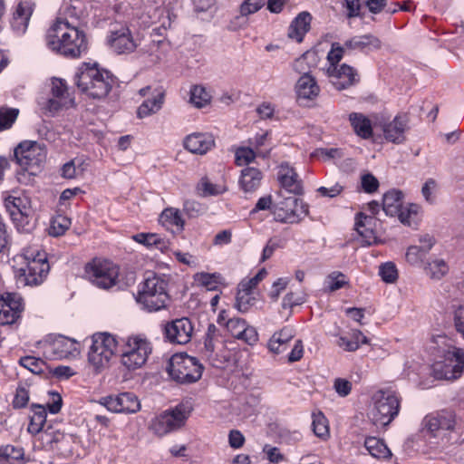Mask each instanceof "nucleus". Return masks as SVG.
Wrapping results in <instances>:
<instances>
[{
	"mask_svg": "<svg viewBox=\"0 0 464 464\" xmlns=\"http://www.w3.org/2000/svg\"><path fill=\"white\" fill-rule=\"evenodd\" d=\"M382 209L386 215L397 216L401 223L411 226L416 222L420 207L410 203L404 205L403 193L397 189H392L383 195Z\"/></svg>",
	"mask_w": 464,
	"mask_h": 464,
	"instance_id": "obj_9",
	"label": "nucleus"
},
{
	"mask_svg": "<svg viewBox=\"0 0 464 464\" xmlns=\"http://www.w3.org/2000/svg\"><path fill=\"white\" fill-rule=\"evenodd\" d=\"M117 344L115 337L108 333H97L92 335L88 363L95 373H100L109 367Z\"/></svg>",
	"mask_w": 464,
	"mask_h": 464,
	"instance_id": "obj_5",
	"label": "nucleus"
},
{
	"mask_svg": "<svg viewBox=\"0 0 464 464\" xmlns=\"http://www.w3.org/2000/svg\"><path fill=\"white\" fill-rule=\"evenodd\" d=\"M295 92L298 99L313 100L319 95L320 87L314 77L304 73L296 82Z\"/></svg>",
	"mask_w": 464,
	"mask_h": 464,
	"instance_id": "obj_28",
	"label": "nucleus"
},
{
	"mask_svg": "<svg viewBox=\"0 0 464 464\" xmlns=\"http://www.w3.org/2000/svg\"><path fill=\"white\" fill-rule=\"evenodd\" d=\"M313 430L314 434L322 439H325L329 435L328 421L322 412L313 414Z\"/></svg>",
	"mask_w": 464,
	"mask_h": 464,
	"instance_id": "obj_50",
	"label": "nucleus"
},
{
	"mask_svg": "<svg viewBox=\"0 0 464 464\" xmlns=\"http://www.w3.org/2000/svg\"><path fill=\"white\" fill-rule=\"evenodd\" d=\"M12 267L17 282L23 285H38L49 272L47 255L40 246L25 247L23 254L13 258Z\"/></svg>",
	"mask_w": 464,
	"mask_h": 464,
	"instance_id": "obj_2",
	"label": "nucleus"
},
{
	"mask_svg": "<svg viewBox=\"0 0 464 464\" xmlns=\"http://www.w3.org/2000/svg\"><path fill=\"white\" fill-rule=\"evenodd\" d=\"M51 349L53 355L59 359L76 358L80 354L79 343L65 336L56 338Z\"/></svg>",
	"mask_w": 464,
	"mask_h": 464,
	"instance_id": "obj_25",
	"label": "nucleus"
},
{
	"mask_svg": "<svg viewBox=\"0 0 464 464\" xmlns=\"http://www.w3.org/2000/svg\"><path fill=\"white\" fill-rule=\"evenodd\" d=\"M193 326L188 318L177 319L166 326L167 338L174 343H188L192 336Z\"/></svg>",
	"mask_w": 464,
	"mask_h": 464,
	"instance_id": "obj_21",
	"label": "nucleus"
},
{
	"mask_svg": "<svg viewBox=\"0 0 464 464\" xmlns=\"http://www.w3.org/2000/svg\"><path fill=\"white\" fill-rule=\"evenodd\" d=\"M8 464H24V452L23 448L13 445H6L2 449V462Z\"/></svg>",
	"mask_w": 464,
	"mask_h": 464,
	"instance_id": "obj_46",
	"label": "nucleus"
},
{
	"mask_svg": "<svg viewBox=\"0 0 464 464\" xmlns=\"http://www.w3.org/2000/svg\"><path fill=\"white\" fill-rule=\"evenodd\" d=\"M367 343L368 338L359 330L353 332L352 339L341 336L337 341L338 346L347 352H354L360 347V343Z\"/></svg>",
	"mask_w": 464,
	"mask_h": 464,
	"instance_id": "obj_43",
	"label": "nucleus"
},
{
	"mask_svg": "<svg viewBox=\"0 0 464 464\" xmlns=\"http://www.w3.org/2000/svg\"><path fill=\"white\" fill-rule=\"evenodd\" d=\"M151 23H160L163 27L170 26L169 13L164 7L159 6L154 9L153 14H150Z\"/></svg>",
	"mask_w": 464,
	"mask_h": 464,
	"instance_id": "obj_61",
	"label": "nucleus"
},
{
	"mask_svg": "<svg viewBox=\"0 0 464 464\" xmlns=\"http://www.w3.org/2000/svg\"><path fill=\"white\" fill-rule=\"evenodd\" d=\"M198 187L203 196H216L227 190L225 186L214 184L208 179H202Z\"/></svg>",
	"mask_w": 464,
	"mask_h": 464,
	"instance_id": "obj_56",
	"label": "nucleus"
},
{
	"mask_svg": "<svg viewBox=\"0 0 464 464\" xmlns=\"http://www.w3.org/2000/svg\"><path fill=\"white\" fill-rule=\"evenodd\" d=\"M71 226V219L66 216L58 215L53 218L49 234L53 237H60L63 235Z\"/></svg>",
	"mask_w": 464,
	"mask_h": 464,
	"instance_id": "obj_48",
	"label": "nucleus"
},
{
	"mask_svg": "<svg viewBox=\"0 0 464 464\" xmlns=\"http://www.w3.org/2000/svg\"><path fill=\"white\" fill-rule=\"evenodd\" d=\"M349 121L354 132L362 139H370L372 136L371 121L362 113L353 112L349 115Z\"/></svg>",
	"mask_w": 464,
	"mask_h": 464,
	"instance_id": "obj_36",
	"label": "nucleus"
},
{
	"mask_svg": "<svg viewBox=\"0 0 464 464\" xmlns=\"http://www.w3.org/2000/svg\"><path fill=\"white\" fill-rule=\"evenodd\" d=\"M373 222H375V219L372 217L366 216L362 213L357 215L355 229L367 245L375 244L377 242L375 232L372 227Z\"/></svg>",
	"mask_w": 464,
	"mask_h": 464,
	"instance_id": "obj_33",
	"label": "nucleus"
},
{
	"mask_svg": "<svg viewBox=\"0 0 464 464\" xmlns=\"http://www.w3.org/2000/svg\"><path fill=\"white\" fill-rule=\"evenodd\" d=\"M384 138L393 143H402L405 140V131L408 129V119L405 115H397L387 123L382 124Z\"/></svg>",
	"mask_w": 464,
	"mask_h": 464,
	"instance_id": "obj_24",
	"label": "nucleus"
},
{
	"mask_svg": "<svg viewBox=\"0 0 464 464\" xmlns=\"http://www.w3.org/2000/svg\"><path fill=\"white\" fill-rule=\"evenodd\" d=\"M47 46L67 57H79L87 49L85 34L73 22L58 17L46 35Z\"/></svg>",
	"mask_w": 464,
	"mask_h": 464,
	"instance_id": "obj_1",
	"label": "nucleus"
},
{
	"mask_svg": "<svg viewBox=\"0 0 464 464\" xmlns=\"http://www.w3.org/2000/svg\"><path fill=\"white\" fill-rule=\"evenodd\" d=\"M226 327L233 337L249 345L255 344L258 340L256 330L248 325L244 319L231 318L226 323Z\"/></svg>",
	"mask_w": 464,
	"mask_h": 464,
	"instance_id": "obj_22",
	"label": "nucleus"
},
{
	"mask_svg": "<svg viewBox=\"0 0 464 464\" xmlns=\"http://www.w3.org/2000/svg\"><path fill=\"white\" fill-rule=\"evenodd\" d=\"M34 5L32 0H20L11 23L13 29L16 33L23 34L25 32L34 11Z\"/></svg>",
	"mask_w": 464,
	"mask_h": 464,
	"instance_id": "obj_26",
	"label": "nucleus"
},
{
	"mask_svg": "<svg viewBox=\"0 0 464 464\" xmlns=\"http://www.w3.org/2000/svg\"><path fill=\"white\" fill-rule=\"evenodd\" d=\"M290 282L288 277H281L275 281L269 292V296L273 301H276L281 293L286 288Z\"/></svg>",
	"mask_w": 464,
	"mask_h": 464,
	"instance_id": "obj_62",
	"label": "nucleus"
},
{
	"mask_svg": "<svg viewBox=\"0 0 464 464\" xmlns=\"http://www.w3.org/2000/svg\"><path fill=\"white\" fill-rule=\"evenodd\" d=\"M152 352V344L142 334H130L122 345L121 363L129 371L141 368Z\"/></svg>",
	"mask_w": 464,
	"mask_h": 464,
	"instance_id": "obj_4",
	"label": "nucleus"
},
{
	"mask_svg": "<svg viewBox=\"0 0 464 464\" xmlns=\"http://www.w3.org/2000/svg\"><path fill=\"white\" fill-rule=\"evenodd\" d=\"M73 106L74 98L69 92L65 82L53 78L51 84V96L42 109L51 115H54L60 111L68 110Z\"/></svg>",
	"mask_w": 464,
	"mask_h": 464,
	"instance_id": "obj_14",
	"label": "nucleus"
},
{
	"mask_svg": "<svg viewBox=\"0 0 464 464\" xmlns=\"http://www.w3.org/2000/svg\"><path fill=\"white\" fill-rule=\"evenodd\" d=\"M295 329L291 326H285L276 332L268 341L267 346L270 352L281 353L287 348L288 343L295 337Z\"/></svg>",
	"mask_w": 464,
	"mask_h": 464,
	"instance_id": "obj_32",
	"label": "nucleus"
},
{
	"mask_svg": "<svg viewBox=\"0 0 464 464\" xmlns=\"http://www.w3.org/2000/svg\"><path fill=\"white\" fill-rule=\"evenodd\" d=\"M64 438L63 432L57 430H53L51 427L44 430L41 433V440L47 448L53 449V444L61 441Z\"/></svg>",
	"mask_w": 464,
	"mask_h": 464,
	"instance_id": "obj_54",
	"label": "nucleus"
},
{
	"mask_svg": "<svg viewBox=\"0 0 464 464\" xmlns=\"http://www.w3.org/2000/svg\"><path fill=\"white\" fill-rule=\"evenodd\" d=\"M277 178L282 187L289 192L295 194L301 193L302 181L295 170L287 163H283L279 166Z\"/></svg>",
	"mask_w": 464,
	"mask_h": 464,
	"instance_id": "obj_27",
	"label": "nucleus"
},
{
	"mask_svg": "<svg viewBox=\"0 0 464 464\" xmlns=\"http://www.w3.org/2000/svg\"><path fill=\"white\" fill-rule=\"evenodd\" d=\"M276 221L295 224L308 215V205L295 197H288L273 207Z\"/></svg>",
	"mask_w": 464,
	"mask_h": 464,
	"instance_id": "obj_13",
	"label": "nucleus"
},
{
	"mask_svg": "<svg viewBox=\"0 0 464 464\" xmlns=\"http://www.w3.org/2000/svg\"><path fill=\"white\" fill-rule=\"evenodd\" d=\"M464 370V353L461 349L453 347L445 354L443 362L434 363L435 376L439 379L455 380Z\"/></svg>",
	"mask_w": 464,
	"mask_h": 464,
	"instance_id": "obj_15",
	"label": "nucleus"
},
{
	"mask_svg": "<svg viewBox=\"0 0 464 464\" xmlns=\"http://www.w3.org/2000/svg\"><path fill=\"white\" fill-rule=\"evenodd\" d=\"M266 3V0H245L240 5V14L249 15L259 11Z\"/></svg>",
	"mask_w": 464,
	"mask_h": 464,
	"instance_id": "obj_59",
	"label": "nucleus"
},
{
	"mask_svg": "<svg viewBox=\"0 0 464 464\" xmlns=\"http://www.w3.org/2000/svg\"><path fill=\"white\" fill-rule=\"evenodd\" d=\"M349 285L346 276L339 271L329 274L325 279V285L330 292H334Z\"/></svg>",
	"mask_w": 464,
	"mask_h": 464,
	"instance_id": "obj_49",
	"label": "nucleus"
},
{
	"mask_svg": "<svg viewBox=\"0 0 464 464\" xmlns=\"http://www.w3.org/2000/svg\"><path fill=\"white\" fill-rule=\"evenodd\" d=\"M262 178V173L258 169L254 167L245 168L241 171V188L246 192H252L260 186Z\"/></svg>",
	"mask_w": 464,
	"mask_h": 464,
	"instance_id": "obj_35",
	"label": "nucleus"
},
{
	"mask_svg": "<svg viewBox=\"0 0 464 464\" xmlns=\"http://www.w3.org/2000/svg\"><path fill=\"white\" fill-rule=\"evenodd\" d=\"M364 446L369 453L374 458L386 459H390L392 456V452L389 448L385 445L383 440L378 438H367L364 441Z\"/></svg>",
	"mask_w": 464,
	"mask_h": 464,
	"instance_id": "obj_39",
	"label": "nucleus"
},
{
	"mask_svg": "<svg viewBox=\"0 0 464 464\" xmlns=\"http://www.w3.org/2000/svg\"><path fill=\"white\" fill-rule=\"evenodd\" d=\"M325 74L338 91L348 89L360 82L357 70L346 63H342L337 67L327 66Z\"/></svg>",
	"mask_w": 464,
	"mask_h": 464,
	"instance_id": "obj_16",
	"label": "nucleus"
},
{
	"mask_svg": "<svg viewBox=\"0 0 464 464\" xmlns=\"http://www.w3.org/2000/svg\"><path fill=\"white\" fill-rule=\"evenodd\" d=\"M85 273L93 285L109 289L117 284L119 267L109 260L95 258L86 265Z\"/></svg>",
	"mask_w": 464,
	"mask_h": 464,
	"instance_id": "obj_11",
	"label": "nucleus"
},
{
	"mask_svg": "<svg viewBox=\"0 0 464 464\" xmlns=\"http://www.w3.org/2000/svg\"><path fill=\"white\" fill-rule=\"evenodd\" d=\"M168 295L164 280L152 275L143 282L137 302L149 312L159 311L166 306Z\"/></svg>",
	"mask_w": 464,
	"mask_h": 464,
	"instance_id": "obj_8",
	"label": "nucleus"
},
{
	"mask_svg": "<svg viewBox=\"0 0 464 464\" xmlns=\"http://www.w3.org/2000/svg\"><path fill=\"white\" fill-rule=\"evenodd\" d=\"M352 382L346 379L337 378L334 382V389L341 397H346L352 391Z\"/></svg>",
	"mask_w": 464,
	"mask_h": 464,
	"instance_id": "obj_64",
	"label": "nucleus"
},
{
	"mask_svg": "<svg viewBox=\"0 0 464 464\" xmlns=\"http://www.w3.org/2000/svg\"><path fill=\"white\" fill-rule=\"evenodd\" d=\"M83 162L79 160H72L62 168V175L65 179H74L82 175L84 169Z\"/></svg>",
	"mask_w": 464,
	"mask_h": 464,
	"instance_id": "obj_51",
	"label": "nucleus"
},
{
	"mask_svg": "<svg viewBox=\"0 0 464 464\" xmlns=\"http://www.w3.org/2000/svg\"><path fill=\"white\" fill-rule=\"evenodd\" d=\"M192 411L188 403H180L170 411H165L155 417L150 423V430L158 436H164L180 429Z\"/></svg>",
	"mask_w": 464,
	"mask_h": 464,
	"instance_id": "obj_10",
	"label": "nucleus"
},
{
	"mask_svg": "<svg viewBox=\"0 0 464 464\" xmlns=\"http://www.w3.org/2000/svg\"><path fill=\"white\" fill-rule=\"evenodd\" d=\"M75 83L87 96L102 99L110 92L112 79L110 72L100 68L97 63H85L78 69Z\"/></svg>",
	"mask_w": 464,
	"mask_h": 464,
	"instance_id": "obj_3",
	"label": "nucleus"
},
{
	"mask_svg": "<svg viewBox=\"0 0 464 464\" xmlns=\"http://www.w3.org/2000/svg\"><path fill=\"white\" fill-rule=\"evenodd\" d=\"M312 16L307 12L300 13L290 24L287 35L290 39L301 43L310 29Z\"/></svg>",
	"mask_w": 464,
	"mask_h": 464,
	"instance_id": "obj_31",
	"label": "nucleus"
},
{
	"mask_svg": "<svg viewBox=\"0 0 464 464\" xmlns=\"http://www.w3.org/2000/svg\"><path fill=\"white\" fill-rule=\"evenodd\" d=\"M256 303L253 291L238 285L235 307L241 313L247 312Z\"/></svg>",
	"mask_w": 464,
	"mask_h": 464,
	"instance_id": "obj_44",
	"label": "nucleus"
},
{
	"mask_svg": "<svg viewBox=\"0 0 464 464\" xmlns=\"http://www.w3.org/2000/svg\"><path fill=\"white\" fill-rule=\"evenodd\" d=\"M100 403L115 413H135L140 409V400L131 392L102 397Z\"/></svg>",
	"mask_w": 464,
	"mask_h": 464,
	"instance_id": "obj_17",
	"label": "nucleus"
},
{
	"mask_svg": "<svg viewBox=\"0 0 464 464\" xmlns=\"http://www.w3.org/2000/svg\"><path fill=\"white\" fill-rule=\"evenodd\" d=\"M108 43L117 53H130L137 47L130 29L122 25L110 32Z\"/></svg>",
	"mask_w": 464,
	"mask_h": 464,
	"instance_id": "obj_19",
	"label": "nucleus"
},
{
	"mask_svg": "<svg viewBox=\"0 0 464 464\" xmlns=\"http://www.w3.org/2000/svg\"><path fill=\"white\" fill-rule=\"evenodd\" d=\"M14 157L22 168L35 174L45 161L46 150L43 144L25 140L14 149Z\"/></svg>",
	"mask_w": 464,
	"mask_h": 464,
	"instance_id": "obj_12",
	"label": "nucleus"
},
{
	"mask_svg": "<svg viewBox=\"0 0 464 464\" xmlns=\"http://www.w3.org/2000/svg\"><path fill=\"white\" fill-rule=\"evenodd\" d=\"M212 96L209 92L201 85H195L190 90L189 102L196 108H204L210 104Z\"/></svg>",
	"mask_w": 464,
	"mask_h": 464,
	"instance_id": "obj_42",
	"label": "nucleus"
},
{
	"mask_svg": "<svg viewBox=\"0 0 464 464\" xmlns=\"http://www.w3.org/2000/svg\"><path fill=\"white\" fill-rule=\"evenodd\" d=\"M256 158V152L246 147L239 148L236 150V163L238 166L247 165Z\"/></svg>",
	"mask_w": 464,
	"mask_h": 464,
	"instance_id": "obj_58",
	"label": "nucleus"
},
{
	"mask_svg": "<svg viewBox=\"0 0 464 464\" xmlns=\"http://www.w3.org/2000/svg\"><path fill=\"white\" fill-rule=\"evenodd\" d=\"M194 282L208 290H215L221 283V276L219 274L197 273L194 276Z\"/></svg>",
	"mask_w": 464,
	"mask_h": 464,
	"instance_id": "obj_47",
	"label": "nucleus"
},
{
	"mask_svg": "<svg viewBox=\"0 0 464 464\" xmlns=\"http://www.w3.org/2000/svg\"><path fill=\"white\" fill-rule=\"evenodd\" d=\"M203 365L195 357L184 353H176L169 359L167 372L169 378L180 384L198 382L203 372Z\"/></svg>",
	"mask_w": 464,
	"mask_h": 464,
	"instance_id": "obj_6",
	"label": "nucleus"
},
{
	"mask_svg": "<svg viewBox=\"0 0 464 464\" xmlns=\"http://www.w3.org/2000/svg\"><path fill=\"white\" fill-rule=\"evenodd\" d=\"M164 94L161 92L153 95L151 99L145 100L138 108L137 115L142 119L153 113H156L161 109L163 104Z\"/></svg>",
	"mask_w": 464,
	"mask_h": 464,
	"instance_id": "obj_40",
	"label": "nucleus"
},
{
	"mask_svg": "<svg viewBox=\"0 0 464 464\" xmlns=\"http://www.w3.org/2000/svg\"><path fill=\"white\" fill-rule=\"evenodd\" d=\"M19 115L15 108H2V130L10 129Z\"/></svg>",
	"mask_w": 464,
	"mask_h": 464,
	"instance_id": "obj_60",
	"label": "nucleus"
},
{
	"mask_svg": "<svg viewBox=\"0 0 464 464\" xmlns=\"http://www.w3.org/2000/svg\"><path fill=\"white\" fill-rule=\"evenodd\" d=\"M132 239L148 248L159 249L161 252L167 250L169 247V242L158 234L140 233L132 236Z\"/></svg>",
	"mask_w": 464,
	"mask_h": 464,
	"instance_id": "obj_37",
	"label": "nucleus"
},
{
	"mask_svg": "<svg viewBox=\"0 0 464 464\" xmlns=\"http://www.w3.org/2000/svg\"><path fill=\"white\" fill-rule=\"evenodd\" d=\"M347 50L375 51L382 47L381 40L373 34L356 35L344 42Z\"/></svg>",
	"mask_w": 464,
	"mask_h": 464,
	"instance_id": "obj_29",
	"label": "nucleus"
},
{
	"mask_svg": "<svg viewBox=\"0 0 464 464\" xmlns=\"http://www.w3.org/2000/svg\"><path fill=\"white\" fill-rule=\"evenodd\" d=\"M46 420V408L43 405H33V415L27 430L31 434L42 433L44 425Z\"/></svg>",
	"mask_w": 464,
	"mask_h": 464,
	"instance_id": "obj_41",
	"label": "nucleus"
},
{
	"mask_svg": "<svg viewBox=\"0 0 464 464\" xmlns=\"http://www.w3.org/2000/svg\"><path fill=\"white\" fill-rule=\"evenodd\" d=\"M169 50V45L165 41H152L142 49L146 62L151 65L159 64L164 61Z\"/></svg>",
	"mask_w": 464,
	"mask_h": 464,
	"instance_id": "obj_30",
	"label": "nucleus"
},
{
	"mask_svg": "<svg viewBox=\"0 0 464 464\" xmlns=\"http://www.w3.org/2000/svg\"><path fill=\"white\" fill-rule=\"evenodd\" d=\"M315 61L316 53L314 52H306L294 62L293 67L303 75L304 73H309L306 72L310 68L309 63H315Z\"/></svg>",
	"mask_w": 464,
	"mask_h": 464,
	"instance_id": "obj_52",
	"label": "nucleus"
},
{
	"mask_svg": "<svg viewBox=\"0 0 464 464\" xmlns=\"http://www.w3.org/2000/svg\"><path fill=\"white\" fill-rule=\"evenodd\" d=\"M345 50L347 49L344 45L342 46L339 43H334L331 50L327 53V61L329 63L328 66H339V63L343 59Z\"/></svg>",
	"mask_w": 464,
	"mask_h": 464,
	"instance_id": "obj_57",
	"label": "nucleus"
},
{
	"mask_svg": "<svg viewBox=\"0 0 464 464\" xmlns=\"http://www.w3.org/2000/svg\"><path fill=\"white\" fill-rule=\"evenodd\" d=\"M379 275L382 279L387 284L396 282L398 278V271L395 265L392 262H387L380 266Z\"/></svg>",
	"mask_w": 464,
	"mask_h": 464,
	"instance_id": "obj_55",
	"label": "nucleus"
},
{
	"mask_svg": "<svg viewBox=\"0 0 464 464\" xmlns=\"http://www.w3.org/2000/svg\"><path fill=\"white\" fill-rule=\"evenodd\" d=\"M422 240L427 241L426 246H411L406 252V259L411 265L419 264L433 246V238L429 235L421 237L420 241Z\"/></svg>",
	"mask_w": 464,
	"mask_h": 464,
	"instance_id": "obj_38",
	"label": "nucleus"
},
{
	"mask_svg": "<svg viewBox=\"0 0 464 464\" xmlns=\"http://www.w3.org/2000/svg\"><path fill=\"white\" fill-rule=\"evenodd\" d=\"M426 275L432 280H440L449 271V266L442 259H434L424 266Z\"/></svg>",
	"mask_w": 464,
	"mask_h": 464,
	"instance_id": "obj_45",
	"label": "nucleus"
},
{
	"mask_svg": "<svg viewBox=\"0 0 464 464\" xmlns=\"http://www.w3.org/2000/svg\"><path fill=\"white\" fill-rule=\"evenodd\" d=\"M373 407L369 413L376 426H387L398 415L400 399L392 390H379L372 396Z\"/></svg>",
	"mask_w": 464,
	"mask_h": 464,
	"instance_id": "obj_7",
	"label": "nucleus"
},
{
	"mask_svg": "<svg viewBox=\"0 0 464 464\" xmlns=\"http://www.w3.org/2000/svg\"><path fill=\"white\" fill-rule=\"evenodd\" d=\"M361 185L365 192L372 193L378 189L379 181L373 175L366 173L361 178Z\"/></svg>",
	"mask_w": 464,
	"mask_h": 464,
	"instance_id": "obj_63",
	"label": "nucleus"
},
{
	"mask_svg": "<svg viewBox=\"0 0 464 464\" xmlns=\"http://www.w3.org/2000/svg\"><path fill=\"white\" fill-rule=\"evenodd\" d=\"M214 137L209 133H191L183 140V146L187 150L198 155L206 154L214 147Z\"/></svg>",
	"mask_w": 464,
	"mask_h": 464,
	"instance_id": "obj_23",
	"label": "nucleus"
},
{
	"mask_svg": "<svg viewBox=\"0 0 464 464\" xmlns=\"http://www.w3.org/2000/svg\"><path fill=\"white\" fill-rule=\"evenodd\" d=\"M160 224L168 229L180 232L184 228V219L180 211L175 208L164 209L160 216Z\"/></svg>",
	"mask_w": 464,
	"mask_h": 464,
	"instance_id": "obj_34",
	"label": "nucleus"
},
{
	"mask_svg": "<svg viewBox=\"0 0 464 464\" xmlns=\"http://www.w3.org/2000/svg\"><path fill=\"white\" fill-rule=\"evenodd\" d=\"M24 310V301L18 293L2 295V325L14 324L18 322Z\"/></svg>",
	"mask_w": 464,
	"mask_h": 464,
	"instance_id": "obj_18",
	"label": "nucleus"
},
{
	"mask_svg": "<svg viewBox=\"0 0 464 464\" xmlns=\"http://www.w3.org/2000/svg\"><path fill=\"white\" fill-rule=\"evenodd\" d=\"M5 207L15 222H23L32 212L31 200L24 194L9 196L5 199Z\"/></svg>",
	"mask_w": 464,
	"mask_h": 464,
	"instance_id": "obj_20",
	"label": "nucleus"
},
{
	"mask_svg": "<svg viewBox=\"0 0 464 464\" xmlns=\"http://www.w3.org/2000/svg\"><path fill=\"white\" fill-rule=\"evenodd\" d=\"M19 362L23 367L35 374L44 372L45 368L44 362L42 359L34 356L23 357L20 359Z\"/></svg>",
	"mask_w": 464,
	"mask_h": 464,
	"instance_id": "obj_53",
	"label": "nucleus"
}]
</instances>
